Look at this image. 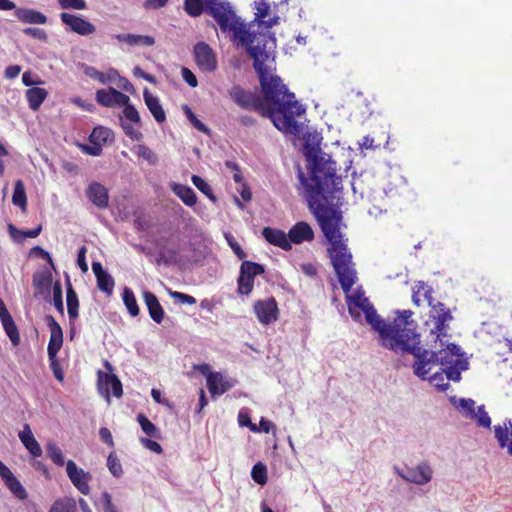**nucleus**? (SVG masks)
I'll return each instance as SVG.
<instances>
[{
	"label": "nucleus",
	"instance_id": "1",
	"mask_svg": "<svg viewBox=\"0 0 512 512\" xmlns=\"http://www.w3.org/2000/svg\"><path fill=\"white\" fill-rule=\"evenodd\" d=\"M310 169V179L301 169L298 171V178L304 188L308 206L329 242L327 253L341 288L348 294L356 283L357 273L352 262V254L347 247V239L340 230L342 214L332 205L321 202L327 201L325 194H333L339 189L342 179L336 174V162L323 156L315 155Z\"/></svg>",
	"mask_w": 512,
	"mask_h": 512
},
{
	"label": "nucleus",
	"instance_id": "2",
	"mask_svg": "<svg viewBox=\"0 0 512 512\" xmlns=\"http://www.w3.org/2000/svg\"><path fill=\"white\" fill-rule=\"evenodd\" d=\"M250 57L259 78L262 97L236 85L229 90L231 99L241 109L255 111L271 119L279 131L299 134L300 125L295 117L304 113L305 109L296 100L295 94L289 92L282 79L271 73L269 63L274 61L273 50L252 48Z\"/></svg>",
	"mask_w": 512,
	"mask_h": 512
},
{
	"label": "nucleus",
	"instance_id": "3",
	"mask_svg": "<svg viewBox=\"0 0 512 512\" xmlns=\"http://www.w3.org/2000/svg\"><path fill=\"white\" fill-rule=\"evenodd\" d=\"M364 314L366 321L379 333L382 345L395 352L412 354L415 357L414 374L425 378L428 371L424 367L433 362L435 354L420 347V335L416 332L417 322L412 319L413 312L400 311L398 316L388 324L380 318L374 307L368 308Z\"/></svg>",
	"mask_w": 512,
	"mask_h": 512
},
{
	"label": "nucleus",
	"instance_id": "4",
	"mask_svg": "<svg viewBox=\"0 0 512 512\" xmlns=\"http://www.w3.org/2000/svg\"><path fill=\"white\" fill-rule=\"evenodd\" d=\"M208 13L216 21L221 31L230 33L234 40H238L247 48L249 56L252 48L257 50L273 49L275 39L268 33L256 32L254 24L246 25L236 15L229 3L217 1L207 8Z\"/></svg>",
	"mask_w": 512,
	"mask_h": 512
},
{
	"label": "nucleus",
	"instance_id": "5",
	"mask_svg": "<svg viewBox=\"0 0 512 512\" xmlns=\"http://www.w3.org/2000/svg\"><path fill=\"white\" fill-rule=\"evenodd\" d=\"M283 4H287V0H255V20L252 23L254 27L257 26L258 28L255 31L268 33L272 37L269 29L276 25L280 18L277 13L271 10V6L276 8Z\"/></svg>",
	"mask_w": 512,
	"mask_h": 512
},
{
	"label": "nucleus",
	"instance_id": "6",
	"mask_svg": "<svg viewBox=\"0 0 512 512\" xmlns=\"http://www.w3.org/2000/svg\"><path fill=\"white\" fill-rule=\"evenodd\" d=\"M265 272L263 265L244 260L240 266V273L237 279V291L240 295H249L254 287V279L257 275Z\"/></svg>",
	"mask_w": 512,
	"mask_h": 512
},
{
	"label": "nucleus",
	"instance_id": "7",
	"mask_svg": "<svg viewBox=\"0 0 512 512\" xmlns=\"http://www.w3.org/2000/svg\"><path fill=\"white\" fill-rule=\"evenodd\" d=\"M430 306V318L434 323L431 330L432 334L436 335V339L442 341V338L447 336L449 322L453 320L451 310L442 302H437Z\"/></svg>",
	"mask_w": 512,
	"mask_h": 512
},
{
	"label": "nucleus",
	"instance_id": "8",
	"mask_svg": "<svg viewBox=\"0 0 512 512\" xmlns=\"http://www.w3.org/2000/svg\"><path fill=\"white\" fill-rule=\"evenodd\" d=\"M193 54L199 70L204 73H213L216 71L218 66L217 56L209 44L203 41L196 43Z\"/></svg>",
	"mask_w": 512,
	"mask_h": 512
},
{
	"label": "nucleus",
	"instance_id": "9",
	"mask_svg": "<svg viewBox=\"0 0 512 512\" xmlns=\"http://www.w3.org/2000/svg\"><path fill=\"white\" fill-rule=\"evenodd\" d=\"M253 311L258 321L263 325L274 323L279 318V308L274 297L257 300L253 305Z\"/></svg>",
	"mask_w": 512,
	"mask_h": 512
},
{
	"label": "nucleus",
	"instance_id": "10",
	"mask_svg": "<svg viewBox=\"0 0 512 512\" xmlns=\"http://www.w3.org/2000/svg\"><path fill=\"white\" fill-rule=\"evenodd\" d=\"M60 19L69 31L78 35L89 36L96 31L95 25L80 15L62 12Z\"/></svg>",
	"mask_w": 512,
	"mask_h": 512
},
{
	"label": "nucleus",
	"instance_id": "11",
	"mask_svg": "<svg viewBox=\"0 0 512 512\" xmlns=\"http://www.w3.org/2000/svg\"><path fill=\"white\" fill-rule=\"evenodd\" d=\"M208 364L200 367L202 374L206 375L207 388L212 397L220 396L233 387V384L225 379L219 372H210Z\"/></svg>",
	"mask_w": 512,
	"mask_h": 512
},
{
	"label": "nucleus",
	"instance_id": "12",
	"mask_svg": "<svg viewBox=\"0 0 512 512\" xmlns=\"http://www.w3.org/2000/svg\"><path fill=\"white\" fill-rule=\"evenodd\" d=\"M67 476L75 486V488L83 495H89L90 485L89 482L92 480V475L89 472L79 468L73 460L66 462Z\"/></svg>",
	"mask_w": 512,
	"mask_h": 512
},
{
	"label": "nucleus",
	"instance_id": "13",
	"mask_svg": "<svg viewBox=\"0 0 512 512\" xmlns=\"http://www.w3.org/2000/svg\"><path fill=\"white\" fill-rule=\"evenodd\" d=\"M98 390L108 402L110 395L120 398L123 395V388L120 379L113 373L98 372Z\"/></svg>",
	"mask_w": 512,
	"mask_h": 512
},
{
	"label": "nucleus",
	"instance_id": "14",
	"mask_svg": "<svg viewBox=\"0 0 512 512\" xmlns=\"http://www.w3.org/2000/svg\"><path fill=\"white\" fill-rule=\"evenodd\" d=\"M399 475L408 482L425 485L432 480L433 470L427 462H422L415 467L406 468L405 472Z\"/></svg>",
	"mask_w": 512,
	"mask_h": 512
},
{
	"label": "nucleus",
	"instance_id": "15",
	"mask_svg": "<svg viewBox=\"0 0 512 512\" xmlns=\"http://www.w3.org/2000/svg\"><path fill=\"white\" fill-rule=\"evenodd\" d=\"M46 322L50 329V339L47 347L48 358L57 356L63 345V330L55 318L51 315L46 316Z\"/></svg>",
	"mask_w": 512,
	"mask_h": 512
},
{
	"label": "nucleus",
	"instance_id": "16",
	"mask_svg": "<svg viewBox=\"0 0 512 512\" xmlns=\"http://www.w3.org/2000/svg\"><path fill=\"white\" fill-rule=\"evenodd\" d=\"M96 101L104 107L113 108L121 104H126L129 101V96L113 87H109L96 92Z\"/></svg>",
	"mask_w": 512,
	"mask_h": 512
},
{
	"label": "nucleus",
	"instance_id": "17",
	"mask_svg": "<svg viewBox=\"0 0 512 512\" xmlns=\"http://www.w3.org/2000/svg\"><path fill=\"white\" fill-rule=\"evenodd\" d=\"M86 194L88 199L99 209H105L109 204V194L107 188L99 182L89 184Z\"/></svg>",
	"mask_w": 512,
	"mask_h": 512
},
{
	"label": "nucleus",
	"instance_id": "18",
	"mask_svg": "<svg viewBox=\"0 0 512 512\" xmlns=\"http://www.w3.org/2000/svg\"><path fill=\"white\" fill-rule=\"evenodd\" d=\"M288 237L290 244H301L305 241L310 242L314 239V231L307 222L300 221L290 228Z\"/></svg>",
	"mask_w": 512,
	"mask_h": 512
},
{
	"label": "nucleus",
	"instance_id": "19",
	"mask_svg": "<svg viewBox=\"0 0 512 512\" xmlns=\"http://www.w3.org/2000/svg\"><path fill=\"white\" fill-rule=\"evenodd\" d=\"M92 270L96 277L98 289L106 293L108 296L112 295L115 286L112 276L103 269L100 262L94 261L92 263Z\"/></svg>",
	"mask_w": 512,
	"mask_h": 512
},
{
	"label": "nucleus",
	"instance_id": "20",
	"mask_svg": "<svg viewBox=\"0 0 512 512\" xmlns=\"http://www.w3.org/2000/svg\"><path fill=\"white\" fill-rule=\"evenodd\" d=\"M262 235L264 239L271 245L280 247L285 251L291 250L292 248L288 234L280 229L265 227L262 230Z\"/></svg>",
	"mask_w": 512,
	"mask_h": 512
},
{
	"label": "nucleus",
	"instance_id": "21",
	"mask_svg": "<svg viewBox=\"0 0 512 512\" xmlns=\"http://www.w3.org/2000/svg\"><path fill=\"white\" fill-rule=\"evenodd\" d=\"M143 299L152 320L160 324L164 319L165 313L156 295L150 291H144Z\"/></svg>",
	"mask_w": 512,
	"mask_h": 512
},
{
	"label": "nucleus",
	"instance_id": "22",
	"mask_svg": "<svg viewBox=\"0 0 512 512\" xmlns=\"http://www.w3.org/2000/svg\"><path fill=\"white\" fill-rule=\"evenodd\" d=\"M14 14L24 24H46L48 20L45 14L30 8H16Z\"/></svg>",
	"mask_w": 512,
	"mask_h": 512
},
{
	"label": "nucleus",
	"instance_id": "23",
	"mask_svg": "<svg viewBox=\"0 0 512 512\" xmlns=\"http://www.w3.org/2000/svg\"><path fill=\"white\" fill-rule=\"evenodd\" d=\"M433 289L429 285H427L423 281H419L415 284L412 289V297L411 300L413 304L417 307L421 306L425 301L428 305H431L433 302Z\"/></svg>",
	"mask_w": 512,
	"mask_h": 512
},
{
	"label": "nucleus",
	"instance_id": "24",
	"mask_svg": "<svg viewBox=\"0 0 512 512\" xmlns=\"http://www.w3.org/2000/svg\"><path fill=\"white\" fill-rule=\"evenodd\" d=\"M19 439L32 456L40 457L42 455V449L33 436L29 424H24L23 430L19 432Z\"/></svg>",
	"mask_w": 512,
	"mask_h": 512
},
{
	"label": "nucleus",
	"instance_id": "25",
	"mask_svg": "<svg viewBox=\"0 0 512 512\" xmlns=\"http://www.w3.org/2000/svg\"><path fill=\"white\" fill-rule=\"evenodd\" d=\"M143 97L147 108L155 120L160 124L163 123L166 120V114L158 97L151 94L148 89L144 90Z\"/></svg>",
	"mask_w": 512,
	"mask_h": 512
},
{
	"label": "nucleus",
	"instance_id": "26",
	"mask_svg": "<svg viewBox=\"0 0 512 512\" xmlns=\"http://www.w3.org/2000/svg\"><path fill=\"white\" fill-rule=\"evenodd\" d=\"M114 38L128 46H152L155 43V39L149 35L117 34Z\"/></svg>",
	"mask_w": 512,
	"mask_h": 512
},
{
	"label": "nucleus",
	"instance_id": "27",
	"mask_svg": "<svg viewBox=\"0 0 512 512\" xmlns=\"http://www.w3.org/2000/svg\"><path fill=\"white\" fill-rule=\"evenodd\" d=\"M430 353H433V351H429ZM435 354V358L433 360V362L425 365L424 369L427 370V374L425 376V378H423V380L425 379H429L430 382L439 390V391H446L448 388H449V383L446 379V375H444L443 372H435L431 377H428V374L431 370V366L436 364L437 361H438V358H437V354L434 352ZM422 379V377H420Z\"/></svg>",
	"mask_w": 512,
	"mask_h": 512
},
{
	"label": "nucleus",
	"instance_id": "28",
	"mask_svg": "<svg viewBox=\"0 0 512 512\" xmlns=\"http://www.w3.org/2000/svg\"><path fill=\"white\" fill-rule=\"evenodd\" d=\"M444 355L440 357V363L442 365H460L466 364L465 361L460 359V347L454 343H451L447 346V349L443 351ZM442 354V352H440Z\"/></svg>",
	"mask_w": 512,
	"mask_h": 512
},
{
	"label": "nucleus",
	"instance_id": "29",
	"mask_svg": "<svg viewBox=\"0 0 512 512\" xmlns=\"http://www.w3.org/2000/svg\"><path fill=\"white\" fill-rule=\"evenodd\" d=\"M48 93L46 89L40 87H32L26 91V99L28 101L29 107L36 111L39 109L41 104L46 99Z\"/></svg>",
	"mask_w": 512,
	"mask_h": 512
},
{
	"label": "nucleus",
	"instance_id": "30",
	"mask_svg": "<svg viewBox=\"0 0 512 512\" xmlns=\"http://www.w3.org/2000/svg\"><path fill=\"white\" fill-rule=\"evenodd\" d=\"M172 190L185 205L192 207L197 203V196L191 187L183 184H174Z\"/></svg>",
	"mask_w": 512,
	"mask_h": 512
},
{
	"label": "nucleus",
	"instance_id": "31",
	"mask_svg": "<svg viewBox=\"0 0 512 512\" xmlns=\"http://www.w3.org/2000/svg\"><path fill=\"white\" fill-rule=\"evenodd\" d=\"M89 141L97 142L103 146L114 141V133L107 127L97 126L92 130L89 136Z\"/></svg>",
	"mask_w": 512,
	"mask_h": 512
},
{
	"label": "nucleus",
	"instance_id": "32",
	"mask_svg": "<svg viewBox=\"0 0 512 512\" xmlns=\"http://www.w3.org/2000/svg\"><path fill=\"white\" fill-rule=\"evenodd\" d=\"M66 301H67V312L70 320H75L79 316L78 308H79V300L77 293L73 289L70 282H68L67 291H66Z\"/></svg>",
	"mask_w": 512,
	"mask_h": 512
},
{
	"label": "nucleus",
	"instance_id": "33",
	"mask_svg": "<svg viewBox=\"0 0 512 512\" xmlns=\"http://www.w3.org/2000/svg\"><path fill=\"white\" fill-rule=\"evenodd\" d=\"M122 299H123V302H124L128 312H129V314L132 317L138 316L139 312H140V309H139V306L137 304V300H136V297L134 295V292L132 291L131 288L125 287L123 289Z\"/></svg>",
	"mask_w": 512,
	"mask_h": 512
},
{
	"label": "nucleus",
	"instance_id": "34",
	"mask_svg": "<svg viewBox=\"0 0 512 512\" xmlns=\"http://www.w3.org/2000/svg\"><path fill=\"white\" fill-rule=\"evenodd\" d=\"M32 282L34 288L42 292L43 290L48 289L51 286L52 274L48 270L35 272L33 275Z\"/></svg>",
	"mask_w": 512,
	"mask_h": 512
},
{
	"label": "nucleus",
	"instance_id": "35",
	"mask_svg": "<svg viewBox=\"0 0 512 512\" xmlns=\"http://www.w3.org/2000/svg\"><path fill=\"white\" fill-rule=\"evenodd\" d=\"M5 485L8 489L20 500H25L27 498V492L25 488L22 486L20 481L14 476V474L7 477L5 480Z\"/></svg>",
	"mask_w": 512,
	"mask_h": 512
},
{
	"label": "nucleus",
	"instance_id": "36",
	"mask_svg": "<svg viewBox=\"0 0 512 512\" xmlns=\"http://www.w3.org/2000/svg\"><path fill=\"white\" fill-rule=\"evenodd\" d=\"M48 512H76V502L68 497L57 499Z\"/></svg>",
	"mask_w": 512,
	"mask_h": 512
},
{
	"label": "nucleus",
	"instance_id": "37",
	"mask_svg": "<svg viewBox=\"0 0 512 512\" xmlns=\"http://www.w3.org/2000/svg\"><path fill=\"white\" fill-rule=\"evenodd\" d=\"M12 202L14 205L20 207L22 210L26 209L27 206V197L25 192L24 184L21 180H17L15 183Z\"/></svg>",
	"mask_w": 512,
	"mask_h": 512
},
{
	"label": "nucleus",
	"instance_id": "38",
	"mask_svg": "<svg viewBox=\"0 0 512 512\" xmlns=\"http://www.w3.org/2000/svg\"><path fill=\"white\" fill-rule=\"evenodd\" d=\"M1 324L13 346H18L20 344V335L13 318L6 319Z\"/></svg>",
	"mask_w": 512,
	"mask_h": 512
},
{
	"label": "nucleus",
	"instance_id": "39",
	"mask_svg": "<svg viewBox=\"0 0 512 512\" xmlns=\"http://www.w3.org/2000/svg\"><path fill=\"white\" fill-rule=\"evenodd\" d=\"M123 106L122 116H120V121L123 119L126 122H131L137 125H140V115L137 109L130 103V100L126 104H121Z\"/></svg>",
	"mask_w": 512,
	"mask_h": 512
},
{
	"label": "nucleus",
	"instance_id": "40",
	"mask_svg": "<svg viewBox=\"0 0 512 512\" xmlns=\"http://www.w3.org/2000/svg\"><path fill=\"white\" fill-rule=\"evenodd\" d=\"M192 183L195 185V187L202 192L206 197H208L212 202L217 201V197L214 195L213 190L211 186L200 176L193 175Z\"/></svg>",
	"mask_w": 512,
	"mask_h": 512
},
{
	"label": "nucleus",
	"instance_id": "41",
	"mask_svg": "<svg viewBox=\"0 0 512 512\" xmlns=\"http://www.w3.org/2000/svg\"><path fill=\"white\" fill-rule=\"evenodd\" d=\"M204 0H185L184 10L191 17H198L204 11Z\"/></svg>",
	"mask_w": 512,
	"mask_h": 512
},
{
	"label": "nucleus",
	"instance_id": "42",
	"mask_svg": "<svg viewBox=\"0 0 512 512\" xmlns=\"http://www.w3.org/2000/svg\"><path fill=\"white\" fill-rule=\"evenodd\" d=\"M137 421L140 424L142 431L147 436L159 438L160 435L158 429L144 414H138Z\"/></svg>",
	"mask_w": 512,
	"mask_h": 512
},
{
	"label": "nucleus",
	"instance_id": "43",
	"mask_svg": "<svg viewBox=\"0 0 512 512\" xmlns=\"http://www.w3.org/2000/svg\"><path fill=\"white\" fill-rule=\"evenodd\" d=\"M46 451L47 455L55 465L62 467L65 464L62 450L57 444L48 443Z\"/></svg>",
	"mask_w": 512,
	"mask_h": 512
},
{
	"label": "nucleus",
	"instance_id": "44",
	"mask_svg": "<svg viewBox=\"0 0 512 512\" xmlns=\"http://www.w3.org/2000/svg\"><path fill=\"white\" fill-rule=\"evenodd\" d=\"M135 153L138 157L146 160L150 165L158 163L157 155L146 145L139 144L135 147Z\"/></svg>",
	"mask_w": 512,
	"mask_h": 512
},
{
	"label": "nucleus",
	"instance_id": "45",
	"mask_svg": "<svg viewBox=\"0 0 512 512\" xmlns=\"http://www.w3.org/2000/svg\"><path fill=\"white\" fill-rule=\"evenodd\" d=\"M251 476H252V479L257 484H260V485L265 484L267 482V468H266V466L263 463H261V462L256 463L253 466V468H252Z\"/></svg>",
	"mask_w": 512,
	"mask_h": 512
},
{
	"label": "nucleus",
	"instance_id": "46",
	"mask_svg": "<svg viewBox=\"0 0 512 512\" xmlns=\"http://www.w3.org/2000/svg\"><path fill=\"white\" fill-rule=\"evenodd\" d=\"M471 419L476 420L478 426L490 428L491 419L486 412L484 405L477 408V411L474 412V416H472Z\"/></svg>",
	"mask_w": 512,
	"mask_h": 512
},
{
	"label": "nucleus",
	"instance_id": "47",
	"mask_svg": "<svg viewBox=\"0 0 512 512\" xmlns=\"http://www.w3.org/2000/svg\"><path fill=\"white\" fill-rule=\"evenodd\" d=\"M53 304L56 310L64 315V304L62 299V286L59 281H56L53 285Z\"/></svg>",
	"mask_w": 512,
	"mask_h": 512
},
{
	"label": "nucleus",
	"instance_id": "48",
	"mask_svg": "<svg viewBox=\"0 0 512 512\" xmlns=\"http://www.w3.org/2000/svg\"><path fill=\"white\" fill-rule=\"evenodd\" d=\"M183 111L187 117V119L190 121V123L198 130L204 133H207L209 129L205 124H203L197 116L194 114V112L189 108L188 105L183 106Z\"/></svg>",
	"mask_w": 512,
	"mask_h": 512
},
{
	"label": "nucleus",
	"instance_id": "49",
	"mask_svg": "<svg viewBox=\"0 0 512 512\" xmlns=\"http://www.w3.org/2000/svg\"><path fill=\"white\" fill-rule=\"evenodd\" d=\"M107 467L109 471L112 473V475L115 477H120L123 473L122 465L117 456L115 455V453L113 452L110 453L107 458Z\"/></svg>",
	"mask_w": 512,
	"mask_h": 512
},
{
	"label": "nucleus",
	"instance_id": "50",
	"mask_svg": "<svg viewBox=\"0 0 512 512\" xmlns=\"http://www.w3.org/2000/svg\"><path fill=\"white\" fill-rule=\"evenodd\" d=\"M121 127L126 136H128L133 141H140L143 137V134L140 132L138 128H135L131 125V122H126L123 119L121 120Z\"/></svg>",
	"mask_w": 512,
	"mask_h": 512
},
{
	"label": "nucleus",
	"instance_id": "51",
	"mask_svg": "<svg viewBox=\"0 0 512 512\" xmlns=\"http://www.w3.org/2000/svg\"><path fill=\"white\" fill-rule=\"evenodd\" d=\"M495 431V437L497 438L500 447H508V440H509V430L506 424L504 426L497 425L494 427Z\"/></svg>",
	"mask_w": 512,
	"mask_h": 512
},
{
	"label": "nucleus",
	"instance_id": "52",
	"mask_svg": "<svg viewBox=\"0 0 512 512\" xmlns=\"http://www.w3.org/2000/svg\"><path fill=\"white\" fill-rule=\"evenodd\" d=\"M225 238L227 240L228 245L233 250L235 255L240 259L243 260L247 257L244 250L241 248L240 244L235 240V238L231 234H225Z\"/></svg>",
	"mask_w": 512,
	"mask_h": 512
},
{
	"label": "nucleus",
	"instance_id": "53",
	"mask_svg": "<svg viewBox=\"0 0 512 512\" xmlns=\"http://www.w3.org/2000/svg\"><path fill=\"white\" fill-rule=\"evenodd\" d=\"M62 9L84 10L87 8L85 0H58Z\"/></svg>",
	"mask_w": 512,
	"mask_h": 512
},
{
	"label": "nucleus",
	"instance_id": "54",
	"mask_svg": "<svg viewBox=\"0 0 512 512\" xmlns=\"http://www.w3.org/2000/svg\"><path fill=\"white\" fill-rule=\"evenodd\" d=\"M458 367H459L460 369H466V367L464 366V364H460V365H455V364L448 365L447 370L445 371V375H446V379H447V380H452V381H454V382H458V381L461 379V373H460V371L458 370Z\"/></svg>",
	"mask_w": 512,
	"mask_h": 512
},
{
	"label": "nucleus",
	"instance_id": "55",
	"mask_svg": "<svg viewBox=\"0 0 512 512\" xmlns=\"http://www.w3.org/2000/svg\"><path fill=\"white\" fill-rule=\"evenodd\" d=\"M50 362V368L53 372L54 377L60 381L63 382L64 380V372L61 366V363L57 359V356H54L52 358H48Z\"/></svg>",
	"mask_w": 512,
	"mask_h": 512
},
{
	"label": "nucleus",
	"instance_id": "56",
	"mask_svg": "<svg viewBox=\"0 0 512 512\" xmlns=\"http://www.w3.org/2000/svg\"><path fill=\"white\" fill-rule=\"evenodd\" d=\"M459 407L462 409L463 414L468 417L472 418L474 416L475 412V401L472 399H460L459 401Z\"/></svg>",
	"mask_w": 512,
	"mask_h": 512
},
{
	"label": "nucleus",
	"instance_id": "57",
	"mask_svg": "<svg viewBox=\"0 0 512 512\" xmlns=\"http://www.w3.org/2000/svg\"><path fill=\"white\" fill-rule=\"evenodd\" d=\"M23 33L27 36H31L38 40H42V41L47 40V33L42 28L27 27L23 30Z\"/></svg>",
	"mask_w": 512,
	"mask_h": 512
},
{
	"label": "nucleus",
	"instance_id": "58",
	"mask_svg": "<svg viewBox=\"0 0 512 512\" xmlns=\"http://www.w3.org/2000/svg\"><path fill=\"white\" fill-rule=\"evenodd\" d=\"M170 295L173 299L178 300L183 304L194 305L196 303V298L189 294L175 291L171 292Z\"/></svg>",
	"mask_w": 512,
	"mask_h": 512
},
{
	"label": "nucleus",
	"instance_id": "59",
	"mask_svg": "<svg viewBox=\"0 0 512 512\" xmlns=\"http://www.w3.org/2000/svg\"><path fill=\"white\" fill-rule=\"evenodd\" d=\"M91 145H81V150L91 156H100L102 153V145L97 142H90Z\"/></svg>",
	"mask_w": 512,
	"mask_h": 512
},
{
	"label": "nucleus",
	"instance_id": "60",
	"mask_svg": "<svg viewBox=\"0 0 512 512\" xmlns=\"http://www.w3.org/2000/svg\"><path fill=\"white\" fill-rule=\"evenodd\" d=\"M101 502L103 504V512H117L115 505L112 503V497L108 492L101 494Z\"/></svg>",
	"mask_w": 512,
	"mask_h": 512
},
{
	"label": "nucleus",
	"instance_id": "61",
	"mask_svg": "<svg viewBox=\"0 0 512 512\" xmlns=\"http://www.w3.org/2000/svg\"><path fill=\"white\" fill-rule=\"evenodd\" d=\"M182 77L184 81L192 88H195L198 85V80L195 74L186 67L182 68Z\"/></svg>",
	"mask_w": 512,
	"mask_h": 512
},
{
	"label": "nucleus",
	"instance_id": "62",
	"mask_svg": "<svg viewBox=\"0 0 512 512\" xmlns=\"http://www.w3.org/2000/svg\"><path fill=\"white\" fill-rule=\"evenodd\" d=\"M133 75L137 78H142L151 84L156 83V78L152 74L146 73L140 66H135L133 69Z\"/></svg>",
	"mask_w": 512,
	"mask_h": 512
},
{
	"label": "nucleus",
	"instance_id": "63",
	"mask_svg": "<svg viewBox=\"0 0 512 512\" xmlns=\"http://www.w3.org/2000/svg\"><path fill=\"white\" fill-rule=\"evenodd\" d=\"M115 75L116 71H113L109 74H104L96 70H94V74H91V76L95 77L102 84H108L112 82L114 80Z\"/></svg>",
	"mask_w": 512,
	"mask_h": 512
},
{
	"label": "nucleus",
	"instance_id": "64",
	"mask_svg": "<svg viewBox=\"0 0 512 512\" xmlns=\"http://www.w3.org/2000/svg\"><path fill=\"white\" fill-rule=\"evenodd\" d=\"M141 442L147 449H149L157 454H161L163 452L162 446L154 440H151L148 438H142Z\"/></svg>",
	"mask_w": 512,
	"mask_h": 512
}]
</instances>
